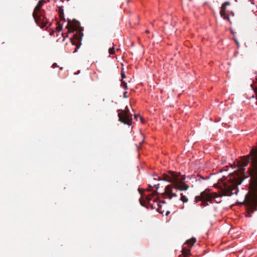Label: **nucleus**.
Instances as JSON below:
<instances>
[{"instance_id": "obj_15", "label": "nucleus", "mask_w": 257, "mask_h": 257, "mask_svg": "<svg viewBox=\"0 0 257 257\" xmlns=\"http://www.w3.org/2000/svg\"><path fill=\"white\" fill-rule=\"evenodd\" d=\"M134 117L137 120H138V119H140L142 123H144L145 122V120L142 116L140 115V113H134Z\"/></svg>"}, {"instance_id": "obj_23", "label": "nucleus", "mask_w": 257, "mask_h": 257, "mask_svg": "<svg viewBox=\"0 0 257 257\" xmlns=\"http://www.w3.org/2000/svg\"><path fill=\"white\" fill-rule=\"evenodd\" d=\"M159 184H156L155 183L154 184V186L156 187V189L159 188Z\"/></svg>"}, {"instance_id": "obj_32", "label": "nucleus", "mask_w": 257, "mask_h": 257, "mask_svg": "<svg viewBox=\"0 0 257 257\" xmlns=\"http://www.w3.org/2000/svg\"><path fill=\"white\" fill-rule=\"evenodd\" d=\"M231 33L232 34H233V35H234V33H233V32L232 30L231 31Z\"/></svg>"}, {"instance_id": "obj_7", "label": "nucleus", "mask_w": 257, "mask_h": 257, "mask_svg": "<svg viewBox=\"0 0 257 257\" xmlns=\"http://www.w3.org/2000/svg\"><path fill=\"white\" fill-rule=\"evenodd\" d=\"M119 120L124 124L131 125L132 121L131 113H118Z\"/></svg>"}, {"instance_id": "obj_26", "label": "nucleus", "mask_w": 257, "mask_h": 257, "mask_svg": "<svg viewBox=\"0 0 257 257\" xmlns=\"http://www.w3.org/2000/svg\"><path fill=\"white\" fill-rule=\"evenodd\" d=\"M121 77H122V78H125V74H124V73H123V72H121Z\"/></svg>"}, {"instance_id": "obj_24", "label": "nucleus", "mask_w": 257, "mask_h": 257, "mask_svg": "<svg viewBox=\"0 0 257 257\" xmlns=\"http://www.w3.org/2000/svg\"><path fill=\"white\" fill-rule=\"evenodd\" d=\"M52 67L54 68H55V67H58V66L57 65V64L56 63H54L52 65Z\"/></svg>"}, {"instance_id": "obj_10", "label": "nucleus", "mask_w": 257, "mask_h": 257, "mask_svg": "<svg viewBox=\"0 0 257 257\" xmlns=\"http://www.w3.org/2000/svg\"><path fill=\"white\" fill-rule=\"evenodd\" d=\"M44 3V1L43 0L39 1L37 6L35 8L33 15L36 16V15H38L39 13H44V10L42 9Z\"/></svg>"}, {"instance_id": "obj_13", "label": "nucleus", "mask_w": 257, "mask_h": 257, "mask_svg": "<svg viewBox=\"0 0 257 257\" xmlns=\"http://www.w3.org/2000/svg\"><path fill=\"white\" fill-rule=\"evenodd\" d=\"M182 255H183V257H187L188 255L190 254V249L189 248H187L186 247L183 246L182 248Z\"/></svg>"}, {"instance_id": "obj_20", "label": "nucleus", "mask_w": 257, "mask_h": 257, "mask_svg": "<svg viewBox=\"0 0 257 257\" xmlns=\"http://www.w3.org/2000/svg\"><path fill=\"white\" fill-rule=\"evenodd\" d=\"M130 111H131L130 108H129V107L126 106L125 107V110H124V111L123 112H130Z\"/></svg>"}, {"instance_id": "obj_9", "label": "nucleus", "mask_w": 257, "mask_h": 257, "mask_svg": "<svg viewBox=\"0 0 257 257\" xmlns=\"http://www.w3.org/2000/svg\"><path fill=\"white\" fill-rule=\"evenodd\" d=\"M66 28L68 29L69 33H72L75 31L81 30L80 23L75 20L71 24L68 23L66 26Z\"/></svg>"}, {"instance_id": "obj_17", "label": "nucleus", "mask_w": 257, "mask_h": 257, "mask_svg": "<svg viewBox=\"0 0 257 257\" xmlns=\"http://www.w3.org/2000/svg\"><path fill=\"white\" fill-rule=\"evenodd\" d=\"M109 53L111 55H113L115 53V50L114 48H110L108 50Z\"/></svg>"}, {"instance_id": "obj_4", "label": "nucleus", "mask_w": 257, "mask_h": 257, "mask_svg": "<svg viewBox=\"0 0 257 257\" xmlns=\"http://www.w3.org/2000/svg\"><path fill=\"white\" fill-rule=\"evenodd\" d=\"M217 197V194H212L209 191L205 190L200 193V195L195 197V202L197 203L198 201L201 202V206L204 207L208 205V202L212 203V199L215 198Z\"/></svg>"}, {"instance_id": "obj_14", "label": "nucleus", "mask_w": 257, "mask_h": 257, "mask_svg": "<svg viewBox=\"0 0 257 257\" xmlns=\"http://www.w3.org/2000/svg\"><path fill=\"white\" fill-rule=\"evenodd\" d=\"M196 241V238L192 237V238L187 240L186 241L185 243L186 244L190 245V247H191L192 246H193L194 244L195 243Z\"/></svg>"}, {"instance_id": "obj_6", "label": "nucleus", "mask_w": 257, "mask_h": 257, "mask_svg": "<svg viewBox=\"0 0 257 257\" xmlns=\"http://www.w3.org/2000/svg\"><path fill=\"white\" fill-rule=\"evenodd\" d=\"M36 24L41 28H44L48 23V20L45 17L44 13H39L36 16L33 15Z\"/></svg>"}, {"instance_id": "obj_2", "label": "nucleus", "mask_w": 257, "mask_h": 257, "mask_svg": "<svg viewBox=\"0 0 257 257\" xmlns=\"http://www.w3.org/2000/svg\"><path fill=\"white\" fill-rule=\"evenodd\" d=\"M186 177L180 173L169 171L163 175V180L171 183V185L166 186L165 191L162 195L165 198L170 200L173 198H178V195L174 192V190L180 191L187 190L189 186L185 183Z\"/></svg>"}, {"instance_id": "obj_33", "label": "nucleus", "mask_w": 257, "mask_h": 257, "mask_svg": "<svg viewBox=\"0 0 257 257\" xmlns=\"http://www.w3.org/2000/svg\"><path fill=\"white\" fill-rule=\"evenodd\" d=\"M162 203H165V201H163Z\"/></svg>"}, {"instance_id": "obj_18", "label": "nucleus", "mask_w": 257, "mask_h": 257, "mask_svg": "<svg viewBox=\"0 0 257 257\" xmlns=\"http://www.w3.org/2000/svg\"><path fill=\"white\" fill-rule=\"evenodd\" d=\"M167 173H166V174H167ZM165 174V173H164V174H163V175H162V177L161 178V177H158V176H156L155 178H153V180H162V179H163V175H164Z\"/></svg>"}, {"instance_id": "obj_5", "label": "nucleus", "mask_w": 257, "mask_h": 257, "mask_svg": "<svg viewBox=\"0 0 257 257\" xmlns=\"http://www.w3.org/2000/svg\"><path fill=\"white\" fill-rule=\"evenodd\" d=\"M157 193V191L154 192L146 197V200H144L143 198L140 199V202L142 206H146L148 207L149 205L151 209H155L156 206L152 204V201L153 202V198Z\"/></svg>"}, {"instance_id": "obj_25", "label": "nucleus", "mask_w": 257, "mask_h": 257, "mask_svg": "<svg viewBox=\"0 0 257 257\" xmlns=\"http://www.w3.org/2000/svg\"><path fill=\"white\" fill-rule=\"evenodd\" d=\"M233 40H234V41H235V42L236 43V44L237 45L239 44V42H238V40L234 38Z\"/></svg>"}, {"instance_id": "obj_22", "label": "nucleus", "mask_w": 257, "mask_h": 257, "mask_svg": "<svg viewBox=\"0 0 257 257\" xmlns=\"http://www.w3.org/2000/svg\"><path fill=\"white\" fill-rule=\"evenodd\" d=\"M127 91H125L123 93V96L124 98H127L128 97V96L127 95Z\"/></svg>"}, {"instance_id": "obj_3", "label": "nucleus", "mask_w": 257, "mask_h": 257, "mask_svg": "<svg viewBox=\"0 0 257 257\" xmlns=\"http://www.w3.org/2000/svg\"><path fill=\"white\" fill-rule=\"evenodd\" d=\"M243 179L234 175H231L227 178H222L219 179L214 186L219 188L222 196H230L232 194H237L238 192L237 186L241 183Z\"/></svg>"}, {"instance_id": "obj_1", "label": "nucleus", "mask_w": 257, "mask_h": 257, "mask_svg": "<svg viewBox=\"0 0 257 257\" xmlns=\"http://www.w3.org/2000/svg\"><path fill=\"white\" fill-rule=\"evenodd\" d=\"M251 160L250 166L248 168L251 178L250 192L245 198V205L248 214L247 217H251V214L257 211V150L252 148L249 155L241 157L237 162L238 171L241 175L245 174L244 167H246Z\"/></svg>"}, {"instance_id": "obj_16", "label": "nucleus", "mask_w": 257, "mask_h": 257, "mask_svg": "<svg viewBox=\"0 0 257 257\" xmlns=\"http://www.w3.org/2000/svg\"><path fill=\"white\" fill-rule=\"evenodd\" d=\"M179 200L183 202V203H187L188 201V199L185 195H183L182 193L180 194V197Z\"/></svg>"}, {"instance_id": "obj_27", "label": "nucleus", "mask_w": 257, "mask_h": 257, "mask_svg": "<svg viewBox=\"0 0 257 257\" xmlns=\"http://www.w3.org/2000/svg\"><path fill=\"white\" fill-rule=\"evenodd\" d=\"M170 213V212L169 211H167L165 214L166 216H168Z\"/></svg>"}, {"instance_id": "obj_30", "label": "nucleus", "mask_w": 257, "mask_h": 257, "mask_svg": "<svg viewBox=\"0 0 257 257\" xmlns=\"http://www.w3.org/2000/svg\"><path fill=\"white\" fill-rule=\"evenodd\" d=\"M146 33L147 34H149V33H150V31L149 30H146Z\"/></svg>"}, {"instance_id": "obj_11", "label": "nucleus", "mask_w": 257, "mask_h": 257, "mask_svg": "<svg viewBox=\"0 0 257 257\" xmlns=\"http://www.w3.org/2000/svg\"><path fill=\"white\" fill-rule=\"evenodd\" d=\"M152 204H153L155 206H156V208L155 209H156L160 213H161L162 214H163L164 211L162 210L161 205L159 203H158L157 201L156 198H154L153 203Z\"/></svg>"}, {"instance_id": "obj_28", "label": "nucleus", "mask_w": 257, "mask_h": 257, "mask_svg": "<svg viewBox=\"0 0 257 257\" xmlns=\"http://www.w3.org/2000/svg\"><path fill=\"white\" fill-rule=\"evenodd\" d=\"M60 17L61 19H62V18L64 19V18H63V14H61L60 13Z\"/></svg>"}, {"instance_id": "obj_21", "label": "nucleus", "mask_w": 257, "mask_h": 257, "mask_svg": "<svg viewBox=\"0 0 257 257\" xmlns=\"http://www.w3.org/2000/svg\"><path fill=\"white\" fill-rule=\"evenodd\" d=\"M122 86L124 87L125 89H127V84L124 81H122Z\"/></svg>"}, {"instance_id": "obj_19", "label": "nucleus", "mask_w": 257, "mask_h": 257, "mask_svg": "<svg viewBox=\"0 0 257 257\" xmlns=\"http://www.w3.org/2000/svg\"><path fill=\"white\" fill-rule=\"evenodd\" d=\"M62 26H61L60 24H59V25L56 28V30L58 32H60L62 30Z\"/></svg>"}, {"instance_id": "obj_31", "label": "nucleus", "mask_w": 257, "mask_h": 257, "mask_svg": "<svg viewBox=\"0 0 257 257\" xmlns=\"http://www.w3.org/2000/svg\"><path fill=\"white\" fill-rule=\"evenodd\" d=\"M149 188L153 187V186L151 185H150V184H149Z\"/></svg>"}, {"instance_id": "obj_8", "label": "nucleus", "mask_w": 257, "mask_h": 257, "mask_svg": "<svg viewBox=\"0 0 257 257\" xmlns=\"http://www.w3.org/2000/svg\"><path fill=\"white\" fill-rule=\"evenodd\" d=\"M229 5H230V3L229 2H225L222 4L220 8V15L224 19L228 20L230 23H231L228 15L226 14V7L227 6Z\"/></svg>"}, {"instance_id": "obj_29", "label": "nucleus", "mask_w": 257, "mask_h": 257, "mask_svg": "<svg viewBox=\"0 0 257 257\" xmlns=\"http://www.w3.org/2000/svg\"><path fill=\"white\" fill-rule=\"evenodd\" d=\"M130 108L132 109V110L133 111H135V110L133 108V107H132V105H130Z\"/></svg>"}, {"instance_id": "obj_12", "label": "nucleus", "mask_w": 257, "mask_h": 257, "mask_svg": "<svg viewBox=\"0 0 257 257\" xmlns=\"http://www.w3.org/2000/svg\"><path fill=\"white\" fill-rule=\"evenodd\" d=\"M76 33L74 35V38L80 41L82 38L83 33L81 30L76 31Z\"/></svg>"}]
</instances>
